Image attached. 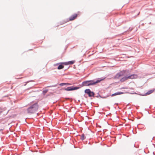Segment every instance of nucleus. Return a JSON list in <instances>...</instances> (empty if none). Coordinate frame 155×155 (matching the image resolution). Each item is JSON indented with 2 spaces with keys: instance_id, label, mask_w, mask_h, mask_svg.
Listing matches in <instances>:
<instances>
[{
  "instance_id": "1",
  "label": "nucleus",
  "mask_w": 155,
  "mask_h": 155,
  "mask_svg": "<svg viewBox=\"0 0 155 155\" xmlns=\"http://www.w3.org/2000/svg\"><path fill=\"white\" fill-rule=\"evenodd\" d=\"M105 77H102L97 79L96 80H95L85 81L82 82L81 84H80V87L72 86L68 87H62L61 90L63 91H70L77 90L79 89L81 87L84 86H93L95 85L97 83H100L101 81H103L105 79Z\"/></svg>"
},
{
  "instance_id": "23",
  "label": "nucleus",
  "mask_w": 155,
  "mask_h": 155,
  "mask_svg": "<svg viewBox=\"0 0 155 155\" xmlns=\"http://www.w3.org/2000/svg\"><path fill=\"white\" fill-rule=\"evenodd\" d=\"M153 154L154 155H155V154H154V152L153 153Z\"/></svg>"
},
{
  "instance_id": "15",
  "label": "nucleus",
  "mask_w": 155,
  "mask_h": 155,
  "mask_svg": "<svg viewBox=\"0 0 155 155\" xmlns=\"http://www.w3.org/2000/svg\"><path fill=\"white\" fill-rule=\"evenodd\" d=\"M133 29V28H131L130 27L126 31H124L123 33H125L127 32H129V31H131Z\"/></svg>"
},
{
  "instance_id": "6",
  "label": "nucleus",
  "mask_w": 155,
  "mask_h": 155,
  "mask_svg": "<svg viewBox=\"0 0 155 155\" xmlns=\"http://www.w3.org/2000/svg\"><path fill=\"white\" fill-rule=\"evenodd\" d=\"M109 96H101L99 92L97 93L96 94H95V97H96L97 98H98L99 97H100L102 98L105 99L107 97Z\"/></svg>"
},
{
  "instance_id": "7",
  "label": "nucleus",
  "mask_w": 155,
  "mask_h": 155,
  "mask_svg": "<svg viewBox=\"0 0 155 155\" xmlns=\"http://www.w3.org/2000/svg\"><path fill=\"white\" fill-rule=\"evenodd\" d=\"M78 16V14H76L71 15L69 18V21H72L75 19Z\"/></svg>"
},
{
  "instance_id": "21",
  "label": "nucleus",
  "mask_w": 155,
  "mask_h": 155,
  "mask_svg": "<svg viewBox=\"0 0 155 155\" xmlns=\"http://www.w3.org/2000/svg\"><path fill=\"white\" fill-rule=\"evenodd\" d=\"M153 117L155 118V116H153Z\"/></svg>"
},
{
  "instance_id": "4",
  "label": "nucleus",
  "mask_w": 155,
  "mask_h": 155,
  "mask_svg": "<svg viewBox=\"0 0 155 155\" xmlns=\"http://www.w3.org/2000/svg\"><path fill=\"white\" fill-rule=\"evenodd\" d=\"M137 74H128V75H125V76L123 77L120 80V81L123 82L127 80L128 79H134L136 78H137Z\"/></svg>"
},
{
  "instance_id": "10",
  "label": "nucleus",
  "mask_w": 155,
  "mask_h": 155,
  "mask_svg": "<svg viewBox=\"0 0 155 155\" xmlns=\"http://www.w3.org/2000/svg\"><path fill=\"white\" fill-rule=\"evenodd\" d=\"M154 91V90H152L150 91H147V92H146V93H145L144 95H143V96H146L148 95H149L152 93H153V91Z\"/></svg>"
},
{
  "instance_id": "22",
  "label": "nucleus",
  "mask_w": 155,
  "mask_h": 155,
  "mask_svg": "<svg viewBox=\"0 0 155 155\" xmlns=\"http://www.w3.org/2000/svg\"><path fill=\"white\" fill-rule=\"evenodd\" d=\"M134 147H135V144H134Z\"/></svg>"
},
{
  "instance_id": "16",
  "label": "nucleus",
  "mask_w": 155,
  "mask_h": 155,
  "mask_svg": "<svg viewBox=\"0 0 155 155\" xmlns=\"http://www.w3.org/2000/svg\"><path fill=\"white\" fill-rule=\"evenodd\" d=\"M62 63H63V65H68V61L64 62H62Z\"/></svg>"
},
{
  "instance_id": "19",
  "label": "nucleus",
  "mask_w": 155,
  "mask_h": 155,
  "mask_svg": "<svg viewBox=\"0 0 155 155\" xmlns=\"http://www.w3.org/2000/svg\"><path fill=\"white\" fill-rule=\"evenodd\" d=\"M58 65V64H54V66H56V65Z\"/></svg>"
},
{
  "instance_id": "12",
  "label": "nucleus",
  "mask_w": 155,
  "mask_h": 155,
  "mask_svg": "<svg viewBox=\"0 0 155 155\" xmlns=\"http://www.w3.org/2000/svg\"><path fill=\"white\" fill-rule=\"evenodd\" d=\"M75 62V61H68V64L71 65L74 64Z\"/></svg>"
},
{
  "instance_id": "8",
  "label": "nucleus",
  "mask_w": 155,
  "mask_h": 155,
  "mask_svg": "<svg viewBox=\"0 0 155 155\" xmlns=\"http://www.w3.org/2000/svg\"><path fill=\"white\" fill-rule=\"evenodd\" d=\"M56 64H58L57 69L58 70H60L63 68L64 67V65L63 64L62 62Z\"/></svg>"
},
{
  "instance_id": "9",
  "label": "nucleus",
  "mask_w": 155,
  "mask_h": 155,
  "mask_svg": "<svg viewBox=\"0 0 155 155\" xmlns=\"http://www.w3.org/2000/svg\"><path fill=\"white\" fill-rule=\"evenodd\" d=\"M124 92H121V91L117 92H116L114 94H112L111 95V96L112 97H113V96H116L117 95L123 94H124Z\"/></svg>"
},
{
  "instance_id": "24",
  "label": "nucleus",
  "mask_w": 155,
  "mask_h": 155,
  "mask_svg": "<svg viewBox=\"0 0 155 155\" xmlns=\"http://www.w3.org/2000/svg\"><path fill=\"white\" fill-rule=\"evenodd\" d=\"M78 102H79V101H80V100H78Z\"/></svg>"
},
{
  "instance_id": "18",
  "label": "nucleus",
  "mask_w": 155,
  "mask_h": 155,
  "mask_svg": "<svg viewBox=\"0 0 155 155\" xmlns=\"http://www.w3.org/2000/svg\"><path fill=\"white\" fill-rule=\"evenodd\" d=\"M30 81H27L26 83V84H27Z\"/></svg>"
},
{
  "instance_id": "13",
  "label": "nucleus",
  "mask_w": 155,
  "mask_h": 155,
  "mask_svg": "<svg viewBox=\"0 0 155 155\" xmlns=\"http://www.w3.org/2000/svg\"><path fill=\"white\" fill-rule=\"evenodd\" d=\"M86 138V137L85 136L84 134H82L81 139L82 140H84Z\"/></svg>"
},
{
  "instance_id": "2",
  "label": "nucleus",
  "mask_w": 155,
  "mask_h": 155,
  "mask_svg": "<svg viewBox=\"0 0 155 155\" xmlns=\"http://www.w3.org/2000/svg\"><path fill=\"white\" fill-rule=\"evenodd\" d=\"M39 105L37 102L31 105L27 109V111L28 114H32L35 113L38 110Z\"/></svg>"
},
{
  "instance_id": "20",
  "label": "nucleus",
  "mask_w": 155,
  "mask_h": 155,
  "mask_svg": "<svg viewBox=\"0 0 155 155\" xmlns=\"http://www.w3.org/2000/svg\"><path fill=\"white\" fill-rule=\"evenodd\" d=\"M84 97H85V98H87V97L85 96V95H84Z\"/></svg>"
},
{
  "instance_id": "25",
  "label": "nucleus",
  "mask_w": 155,
  "mask_h": 155,
  "mask_svg": "<svg viewBox=\"0 0 155 155\" xmlns=\"http://www.w3.org/2000/svg\"><path fill=\"white\" fill-rule=\"evenodd\" d=\"M139 13H140V12H139V13H138V15H139Z\"/></svg>"
},
{
  "instance_id": "14",
  "label": "nucleus",
  "mask_w": 155,
  "mask_h": 155,
  "mask_svg": "<svg viewBox=\"0 0 155 155\" xmlns=\"http://www.w3.org/2000/svg\"><path fill=\"white\" fill-rule=\"evenodd\" d=\"M48 89H45L43 90L42 91V94L43 95H45L48 91Z\"/></svg>"
},
{
  "instance_id": "11",
  "label": "nucleus",
  "mask_w": 155,
  "mask_h": 155,
  "mask_svg": "<svg viewBox=\"0 0 155 155\" xmlns=\"http://www.w3.org/2000/svg\"><path fill=\"white\" fill-rule=\"evenodd\" d=\"M71 84H70L69 83H60L59 84V85L61 86H62L64 85H71Z\"/></svg>"
},
{
  "instance_id": "27",
  "label": "nucleus",
  "mask_w": 155,
  "mask_h": 155,
  "mask_svg": "<svg viewBox=\"0 0 155 155\" xmlns=\"http://www.w3.org/2000/svg\"><path fill=\"white\" fill-rule=\"evenodd\" d=\"M154 91H155V89H154Z\"/></svg>"
},
{
  "instance_id": "28",
  "label": "nucleus",
  "mask_w": 155,
  "mask_h": 155,
  "mask_svg": "<svg viewBox=\"0 0 155 155\" xmlns=\"http://www.w3.org/2000/svg\"><path fill=\"white\" fill-rule=\"evenodd\" d=\"M1 130H2V129H1ZM0 131H1V130H0Z\"/></svg>"
},
{
  "instance_id": "3",
  "label": "nucleus",
  "mask_w": 155,
  "mask_h": 155,
  "mask_svg": "<svg viewBox=\"0 0 155 155\" xmlns=\"http://www.w3.org/2000/svg\"><path fill=\"white\" fill-rule=\"evenodd\" d=\"M130 71L129 69L123 70L117 73L114 77L115 79H119L120 77L124 75H128L130 74Z\"/></svg>"
},
{
  "instance_id": "5",
  "label": "nucleus",
  "mask_w": 155,
  "mask_h": 155,
  "mask_svg": "<svg viewBox=\"0 0 155 155\" xmlns=\"http://www.w3.org/2000/svg\"><path fill=\"white\" fill-rule=\"evenodd\" d=\"M84 92L85 94H88V96L89 97H95V93L93 91H91L90 89H86L84 90Z\"/></svg>"
},
{
  "instance_id": "26",
  "label": "nucleus",
  "mask_w": 155,
  "mask_h": 155,
  "mask_svg": "<svg viewBox=\"0 0 155 155\" xmlns=\"http://www.w3.org/2000/svg\"><path fill=\"white\" fill-rule=\"evenodd\" d=\"M5 97H7V96H5Z\"/></svg>"
},
{
  "instance_id": "17",
  "label": "nucleus",
  "mask_w": 155,
  "mask_h": 155,
  "mask_svg": "<svg viewBox=\"0 0 155 155\" xmlns=\"http://www.w3.org/2000/svg\"><path fill=\"white\" fill-rule=\"evenodd\" d=\"M57 86V85L55 84V85H53L50 86H49L48 87H56Z\"/></svg>"
}]
</instances>
